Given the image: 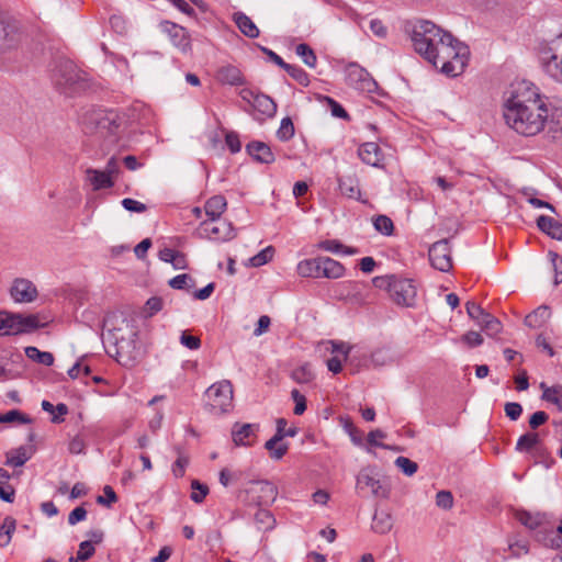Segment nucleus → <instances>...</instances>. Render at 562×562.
<instances>
[{
	"label": "nucleus",
	"instance_id": "nucleus-23",
	"mask_svg": "<svg viewBox=\"0 0 562 562\" xmlns=\"http://www.w3.org/2000/svg\"><path fill=\"white\" fill-rule=\"evenodd\" d=\"M537 226L551 238L562 240V223L553 217L540 215L537 218Z\"/></svg>",
	"mask_w": 562,
	"mask_h": 562
},
{
	"label": "nucleus",
	"instance_id": "nucleus-46",
	"mask_svg": "<svg viewBox=\"0 0 562 562\" xmlns=\"http://www.w3.org/2000/svg\"><path fill=\"white\" fill-rule=\"evenodd\" d=\"M394 463L407 476L414 475L418 470L417 463L406 457H397Z\"/></svg>",
	"mask_w": 562,
	"mask_h": 562
},
{
	"label": "nucleus",
	"instance_id": "nucleus-34",
	"mask_svg": "<svg viewBox=\"0 0 562 562\" xmlns=\"http://www.w3.org/2000/svg\"><path fill=\"white\" fill-rule=\"evenodd\" d=\"M476 324L491 337L496 336L502 330V323L490 313H486Z\"/></svg>",
	"mask_w": 562,
	"mask_h": 562
},
{
	"label": "nucleus",
	"instance_id": "nucleus-9",
	"mask_svg": "<svg viewBox=\"0 0 562 562\" xmlns=\"http://www.w3.org/2000/svg\"><path fill=\"white\" fill-rule=\"evenodd\" d=\"M544 71L558 82H562V34L550 41L540 53Z\"/></svg>",
	"mask_w": 562,
	"mask_h": 562
},
{
	"label": "nucleus",
	"instance_id": "nucleus-51",
	"mask_svg": "<svg viewBox=\"0 0 562 562\" xmlns=\"http://www.w3.org/2000/svg\"><path fill=\"white\" fill-rule=\"evenodd\" d=\"M326 350L334 353V356L339 355L344 359H347L350 348L345 342L327 341Z\"/></svg>",
	"mask_w": 562,
	"mask_h": 562
},
{
	"label": "nucleus",
	"instance_id": "nucleus-20",
	"mask_svg": "<svg viewBox=\"0 0 562 562\" xmlns=\"http://www.w3.org/2000/svg\"><path fill=\"white\" fill-rule=\"evenodd\" d=\"M359 158L367 165L380 167L383 161V154L376 143L368 142L358 149Z\"/></svg>",
	"mask_w": 562,
	"mask_h": 562
},
{
	"label": "nucleus",
	"instance_id": "nucleus-11",
	"mask_svg": "<svg viewBox=\"0 0 562 562\" xmlns=\"http://www.w3.org/2000/svg\"><path fill=\"white\" fill-rule=\"evenodd\" d=\"M205 395L213 411L225 413L233 404V384L228 380L220 381L212 384Z\"/></svg>",
	"mask_w": 562,
	"mask_h": 562
},
{
	"label": "nucleus",
	"instance_id": "nucleus-58",
	"mask_svg": "<svg viewBox=\"0 0 562 562\" xmlns=\"http://www.w3.org/2000/svg\"><path fill=\"white\" fill-rule=\"evenodd\" d=\"M461 340L470 348L476 347L483 344V337L477 331H468L462 337Z\"/></svg>",
	"mask_w": 562,
	"mask_h": 562
},
{
	"label": "nucleus",
	"instance_id": "nucleus-42",
	"mask_svg": "<svg viewBox=\"0 0 562 562\" xmlns=\"http://www.w3.org/2000/svg\"><path fill=\"white\" fill-rule=\"evenodd\" d=\"M13 422H19L21 424H30V423H32V418L29 415H26L18 409L9 411L5 414H0V423L1 424L13 423Z\"/></svg>",
	"mask_w": 562,
	"mask_h": 562
},
{
	"label": "nucleus",
	"instance_id": "nucleus-55",
	"mask_svg": "<svg viewBox=\"0 0 562 562\" xmlns=\"http://www.w3.org/2000/svg\"><path fill=\"white\" fill-rule=\"evenodd\" d=\"M465 308L469 317L475 321L476 323L487 313L473 301H469L465 304Z\"/></svg>",
	"mask_w": 562,
	"mask_h": 562
},
{
	"label": "nucleus",
	"instance_id": "nucleus-62",
	"mask_svg": "<svg viewBox=\"0 0 562 562\" xmlns=\"http://www.w3.org/2000/svg\"><path fill=\"white\" fill-rule=\"evenodd\" d=\"M522 413V407L519 403L508 402L505 404V414L512 420H517Z\"/></svg>",
	"mask_w": 562,
	"mask_h": 562
},
{
	"label": "nucleus",
	"instance_id": "nucleus-24",
	"mask_svg": "<svg viewBox=\"0 0 562 562\" xmlns=\"http://www.w3.org/2000/svg\"><path fill=\"white\" fill-rule=\"evenodd\" d=\"M33 454L32 448H26L24 446H21L16 449L10 450L5 453V465L12 467V468H20L23 467Z\"/></svg>",
	"mask_w": 562,
	"mask_h": 562
},
{
	"label": "nucleus",
	"instance_id": "nucleus-22",
	"mask_svg": "<svg viewBox=\"0 0 562 562\" xmlns=\"http://www.w3.org/2000/svg\"><path fill=\"white\" fill-rule=\"evenodd\" d=\"M247 153L261 164H271L274 161V155L271 148L262 142H252L246 146Z\"/></svg>",
	"mask_w": 562,
	"mask_h": 562
},
{
	"label": "nucleus",
	"instance_id": "nucleus-19",
	"mask_svg": "<svg viewBox=\"0 0 562 562\" xmlns=\"http://www.w3.org/2000/svg\"><path fill=\"white\" fill-rule=\"evenodd\" d=\"M165 31L168 33L172 44L181 52L187 53L191 48L190 37L184 27L171 22H166Z\"/></svg>",
	"mask_w": 562,
	"mask_h": 562
},
{
	"label": "nucleus",
	"instance_id": "nucleus-21",
	"mask_svg": "<svg viewBox=\"0 0 562 562\" xmlns=\"http://www.w3.org/2000/svg\"><path fill=\"white\" fill-rule=\"evenodd\" d=\"M319 278L339 279L345 274V267L330 257H321Z\"/></svg>",
	"mask_w": 562,
	"mask_h": 562
},
{
	"label": "nucleus",
	"instance_id": "nucleus-5",
	"mask_svg": "<svg viewBox=\"0 0 562 562\" xmlns=\"http://www.w3.org/2000/svg\"><path fill=\"white\" fill-rule=\"evenodd\" d=\"M375 288L389 292L391 299L402 306H413L417 290L412 280L401 279L395 276H382L373 279Z\"/></svg>",
	"mask_w": 562,
	"mask_h": 562
},
{
	"label": "nucleus",
	"instance_id": "nucleus-53",
	"mask_svg": "<svg viewBox=\"0 0 562 562\" xmlns=\"http://www.w3.org/2000/svg\"><path fill=\"white\" fill-rule=\"evenodd\" d=\"M292 400L295 403L293 413L295 415H302L306 411V398L303 394H301L297 390H292L291 392Z\"/></svg>",
	"mask_w": 562,
	"mask_h": 562
},
{
	"label": "nucleus",
	"instance_id": "nucleus-3",
	"mask_svg": "<svg viewBox=\"0 0 562 562\" xmlns=\"http://www.w3.org/2000/svg\"><path fill=\"white\" fill-rule=\"evenodd\" d=\"M356 491L361 496L387 499L391 494L389 479L372 467L362 468L356 476Z\"/></svg>",
	"mask_w": 562,
	"mask_h": 562
},
{
	"label": "nucleus",
	"instance_id": "nucleus-36",
	"mask_svg": "<svg viewBox=\"0 0 562 562\" xmlns=\"http://www.w3.org/2000/svg\"><path fill=\"white\" fill-rule=\"evenodd\" d=\"M540 386L543 390L542 398L555 405L559 411H562V386L554 385L549 387L544 383H541Z\"/></svg>",
	"mask_w": 562,
	"mask_h": 562
},
{
	"label": "nucleus",
	"instance_id": "nucleus-44",
	"mask_svg": "<svg viewBox=\"0 0 562 562\" xmlns=\"http://www.w3.org/2000/svg\"><path fill=\"white\" fill-rule=\"evenodd\" d=\"M294 135V124L290 117L281 120L280 127L277 131V136L280 140L286 142Z\"/></svg>",
	"mask_w": 562,
	"mask_h": 562
},
{
	"label": "nucleus",
	"instance_id": "nucleus-2",
	"mask_svg": "<svg viewBox=\"0 0 562 562\" xmlns=\"http://www.w3.org/2000/svg\"><path fill=\"white\" fill-rule=\"evenodd\" d=\"M504 105V119L507 125L524 136L540 133L549 113L537 89L529 82L521 81L510 86Z\"/></svg>",
	"mask_w": 562,
	"mask_h": 562
},
{
	"label": "nucleus",
	"instance_id": "nucleus-43",
	"mask_svg": "<svg viewBox=\"0 0 562 562\" xmlns=\"http://www.w3.org/2000/svg\"><path fill=\"white\" fill-rule=\"evenodd\" d=\"M373 226L379 233L386 236H390L394 229L392 220L386 215H378L373 220Z\"/></svg>",
	"mask_w": 562,
	"mask_h": 562
},
{
	"label": "nucleus",
	"instance_id": "nucleus-26",
	"mask_svg": "<svg viewBox=\"0 0 562 562\" xmlns=\"http://www.w3.org/2000/svg\"><path fill=\"white\" fill-rule=\"evenodd\" d=\"M338 188L342 195L359 200L361 195L359 181L355 176H346L338 179Z\"/></svg>",
	"mask_w": 562,
	"mask_h": 562
},
{
	"label": "nucleus",
	"instance_id": "nucleus-4",
	"mask_svg": "<svg viewBox=\"0 0 562 562\" xmlns=\"http://www.w3.org/2000/svg\"><path fill=\"white\" fill-rule=\"evenodd\" d=\"M516 518L526 528L536 531V539L543 546L552 549L561 547V540L554 535L553 526L546 514L517 510Z\"/></svg>",
	"mask_w": 562,
	"mask_h": 562
},
{
	"label": "nucleus",
	"instance_id": "nucleus-12",
	"mask_svg": "<svg viewBox=\"0 0 562 562\" xmlns=\"http://www.w3.org/2000/svg\"><path fill=\"white\" fill-rule=\"evenodd\" d=\"M23 38V30L18 21L0 18V54L16 49Z\"/></svg>",
	"mask_w": 562,
	"mask_h": 562
},
{
	"label": "nucleus",
	"instance_id": "nucleus-50",
	"mask_svg": "<svg viewBox=\"0 0 562 562\" xmlns=\"http://www.w3.org/2000/svg\"><path fill=\"white\" fill-rule=\"evenodd\" d=\"M436 505L445 510L453 506V496L449 491H440L436 495Z\"/></svg>",
	"mask_w": 562,
	"mask_h": 562
},
{
	"label": "nucleus",
	"instance_id": "nucleus-39",
	"mask_svg": "<svg viewBox=\"0 0 562 562\" xmlns=\"http://www.w3.org/2000/svg\"><path fill=\"white\" fill-rule=\"evenodd\" d=\"M318 247L325 251L329 252H344L346 255H353L357 252L356 249L345 247L339 240L337 239H326L318 244Z\"/></svg>",
	"mask_w": 562,
	"mask_h": 562
},
{
	"label": "nucleus",
	"instance_id": "nucleus-61",
	"mask_svg": "<svg viewBox=\"0 0 562 562\" xmlns=\"http://www.w3.org/2000/svg\"><path fill=\"white\" fill-rule=\"evenodd\" d=\"M509 550L513 557L519 558L529 552V546L527 541L518 540L509 543Z\"/></svg>",
	"mask_w": 562,
	"mask_h": 562
},
{
	"label": "nucleus",
	"instance_id": "nucleus-59",
	"mask_svg": "<svg viewBox=\"0 0 562 562\" xmlns=\"http://www.w3.org/2000/svg\"><path fill=\"white\" fill-rule=\"evenodd\" d=\"M325 99L328 102L330 112L334 116L344 119V120H349V114L337 101H335L334 99H331L329 97H326Z\"/></svg>",
	"mask_w": 562,
	"mask_h": 562
},
{
	"label": "nucleus",
	"instance_id": "nucleus-48",
	"mask_svg": "<svg viewBox=\"0 0 562 562\" xmlns=\"http://www.w3.org/2000/svg\"><path fill=\"white\" fill-rule=\"evenodd\" d=\"M191 488L193 490L191 499L196 504L202 503L209 493L207 485L200 483L198 480L191 482Z\"/></svg>",
	"mask_w": 562,
	"mask_h": 562
},
{
	"label": "nucleus",
	"instance_id": "nucleus-49",
	"mask_svg": "<svg viewBox=\"0 0 562 562\" xmlns=\"http://www.w3.org/2000/svg\"><path fill=\"white\" fill-rule=\"evenodd\" d=\"M189 464V458L178 450V458L173 462L171 471L176 477H182L186 472V468Z\"/></svg>",
	"mask_w": 562,
	"mask_h": 562
},
{
	"label": "nucleus",
	"instance_id": "nucleus-35",
	"mask_svg": "<svg viewBox=\"0 0 562 562\" xmlns=\"http://www.w3.org/2000/svg\"><path fill=\"white\" fill-rule=\"evenodd\" d=\"M25 356L33 360L34 362H37L40 364H44L46 367H49L54 363V356L53 353L48 351H41L38 348L30 346L25 348Z\"/></svg>",
	"mask_w": 562,
	"mask_h": 562
},
{
	"label": "nucleus",
	"instance_id": "nucleus-10",
	"mask_svg": "<svg viewBox=\"0 0 562 562\" xmlns=\"http://www.w3.org/2000/svg\"><path fill=\"white\" fill-rule=\"evenodd\" d=\"M196 235L200 238L218 243L231 240L236 236L233 225L221 218L203 221L196 229Z\"/></svg>",
	"mask_w": 562,
	"mask_h": 562
},
{
	"label": "nucleus",
	"instance_id": "nucleus-37",
	"mask_svg": "<svg viewBox=\"0 0 562 562\" xmlns=\"http://www.w3.org/2000/svg\"><path fill=\"white\" fill-rule=\"evenodd\" d=\"M255 522L259 530L269 531L274 528L276 518L269 510L259 508L255 514Z\"/></svg>",
	"mask_w": 562,
	"mask_h": 562
},
{
	"label": "nucleus",
	"instance_id": "nucleus-8",
	"mask_svg": "<svg viewBox=\"0 0 562 562\" xmlns=\"http://www.w3.org/2000/svg\"><path fill=\"white\" fill-rule=\"evenodd\" d=\"M44 325L45 323H41L37 315H22L0 311V336H14L31 333Z\"/></svg>",
	"mask_w": 562,
	"mask_h": 562
},
{
	"label": "nucleus",
	"instance_id": "nucleus-33",
	"mask_svg": "<svg viewBox=\"0 0 562 562\" xmlns=\"http://www.w3.org/2000/svg\"><path fill=\"white\" fill-rule=\"evenodd\" d=\"M87 173H88V179L94 190L111 188L114 184L113 180L104 171H100V170H95V169H88Z\"/></svg>",
	"mask_w": 562,
	"mask_h": 562
},
{
	"label": "nucleus",
	"instance_id": "nucleus-7",
	"mask_svg": "<svg viewBox=\"0 0 562 562\" xmlns=\"http://www.w3.org/2000/svg\"><path fill=\"white\" fill-rule=\"evenodd\" d=\"M55 86L66 95H74L86 88L82 74L69 60L60 61L53 74Z\"/></svg>",
	"mask_w": 562,
	"mask_h": 562
},
{
	"label": "nucleus",
	"instance_id": "nucleus-25",
	"mask_svg": "<svg viewBox=\"0 0 562 562\" xmlns=\"http://www.w3.org/2000/svg\"><path fill=\"white\" fill-rule=\"evenodd\" d=\"M216 78L223 85L240 86L244 83L240 70L232 65L221 67L217 70Z\"/></svg>",
	"mask_w": 562,
	"mask_h": 562
},
{
	"label": "nucleus",
	"instance_id": "nucleus-57",
	"mask_svg": "<svg viewBox=\"0 0 562 562\" xmlns=\"http://www.w3.org/2000/svg\"><path fill=\"white\" fill-rule=\"evenodd\" d=\"M121 203L122 206L130 212L143 213L147 210L144 203L131 198L123 199Z\"/></svg>",
	"mask_w": 562,
	"mask_h": 562
},
{
	"label": "nucleus",
	"instance_id": "nucleus-29",
	"mask_svg": "<svg viewBox=\"0 0 562 562\" xmlns=\"http://www.w3.org/2000/svg\"><path fill=\"white\" fill-rule=\"evenodd\" d=\"M252 106L256 111L268 117L273 116L277 111V104L274 101L263 93H257L254 95Z\"/></svg>",
	"mask_w": 562,
	"mask_h": 562
},
{
	"label": "nucleus",
	"instance_id": "nucleus-63",
	"mask_svg": "<svg viewBox=\"0 0 562 562\" xmlns=\"http://www.w3.org/2000/svg\"><path fill=\"white\" fill-rule=\"evenodd\" d=\"M95 552V549L94 547L92 546L91 541H82L80 544H79V550H78V559H80L81 561H86L88 559H90Z\"/></svg>",
	"mask_w": 562,
	"mask_h": 562
},
{
	"label": "nucleus",
	"instance_id": "nucleus-14",
	"mask_svg": "<svg viewBox=\"0 0 562 562\" xmlns=\"http://www.w3.org/2000/svg\"><path fill=\"white\" fill-rule=\"evenodd\" d=\"M428 256L435 269L448 272L452 268L451 248L448 239L434 243L428 250Z\"/></svg>",
	"mask_w": 562,
	"mask_h": 562
},
{
	"label": "nucleus",
	"instance_id": "nucleus-32",
	"mask_svg": "<svg viewBox=\"0 0 562 562\" xmlns=\"http://www.w3.org/2000/svg\"><path fill=\"white\" fill-rule=\"evenodd\" d=\"M393 527V517L390 513L380 512L375 513L372 519V530L380 535H385L391 531Z\"/></svg>",
	"mask_w": 562,
	"mask_h": 562
},
{
	"label": "nucleus",
	"instance_id": "nucleus-41",
	"mask_svg": "<svg viewBox=\"0 0 562 562\" xmlns=\"http://www.w3.org/2000/svg\"><path fill=\"white\" fill-rule=\"evenodd\" d=\"M295 53L297 56H300L303 60V63L311 67V68H314L316 66V61H317V58H316V55L314 53V50L307 45V44H299L296 47H295Z\"/></svg>",
	"mask_w": 562,
	"mask_h": 562
},
{
	"label": "nucleus",
	"instance_id": "nucleus-27",
	"mask_svg": "<svg viewBox=\"0 0 562 562\" xmlns=\"http://www.w3.org/2000/svg\"><path fill=\"white\" fill-rule=\"evenodd\" d=\"M233 20L236 23L239 31L249 38H257L259 36V29L252 22V20L243 12H235Z\"/></svg>",
	"mask_w": 562,
	"mask_h": 562
},
{
	"label": "nucleus",
	"instance_id": "nucleus-56",
	"mask_svg": "<svg viewBox=\"0 0 562 562\" xmlns=\"http://www.w3.org/2000/svg\"><path fill=\"white\" fill-rule=\"evenodd\" d=\"M103 493H104V496H98V498H97L98 504L110 507L113 503H115L117 501V496L111 486L105 485L103 487Z\"/></svg>",
	"mask_w": 562,
	"mask_h": 562
},
{
	"label": "nucleus",
	"instance_id": "nucleus-17",
	"mask_svg": "<svg viewBox=\"0 0 562 562\" xmlns=\"http://www.w3.org/2000/svg\"><path fill=\"white\" fill-rule=\"evenodd\" d=\"M258 424L235 423L232 428V438L236 446L250 447L257 439Z\"/></svg>",
	"mask_w": 562,
	"mask_h": 562
},
{
	"label": "nucleus",
	"instance_id": "nucleus-15",
	"mask_svg": "<svg viewBox=\"0 0 562 562\" xmlns=\"http://www.w3.org/2000/svg\"><path fill=\"white\" fill-rule=\"evenodd\" d=\"M346 79L349 86L360 91L372 92L376 87L367 70L356 64H350L347 67Z\"/></svg>",
	"mask_w": 562,
	"mask_h": 562
},
{
	"label": "nucleus",
	"instance_id": "nucleus-40",
	"mask_svg": "<svg viewBox=\"0 0 562 562\" xmlns=\"http://www.w3.org/2000/svg\"><path fill=\"white\" fill-rule=\"evenodd\" d=\"M539 435L536 432H527L519 437L516 443V450L522 452V451H530L532 448H535L539 443Z\"/></svg>",
	"mask_w": 562,
	"mask_h": 562
},
{
	"label": "nucleus",
	"instance_id": "nucleus-30",
	"mask_svg": "<svg viewBox=\"0 0 562 562\" xmlns=\"http://www.w3.org/2000/svg\"><path fill=\"white\" fill-rule=\"evenodd\" d=\"M551 316L547 305H541L525 317V325L530 328L541 327Z\"/></svg>",
	"mask_w": 562,
	"mask_h": 562
},
{
	"label": "nucleus",
	"instance_id": "nucleus-47",
	"mask_svg": "<svg viewBox=\"0 0 562 562\" xmlns=\"http://www.w3.org/2000/svg\"><path fill=\"white\" fill-rule=\"evenodd\" d=\"M274 255V249L272 246H268L257 255L250 258V263L252 267H260L269 262Z\"/></svg>",
	"mask_w": 562,
	"mask_h": 562
},
{
	"label": "nucleus",
	"instance_id": "nucleus-18",
	"mask_svg": "<svg viewBox=\"0 0 562 562\" xmlns=\"http://www.w3.org/2000/svg\"><path fill=\"white\" fill-rule=\"evenodd\" d=\"M251 493L256 494L255 501L259 506L271 505L278 496L277 486L269 481H258L255 486L250 490Z\"/></svg>",
	"mask_w": 562,
	"mask_h": 562
},
{
	"label": "nucleus",
	"instance_id": "nucleus-13",
	"mask_svg": "<svg viewBox=\"0 0 562 562\" xmlns=\"http://www.w3.org/2000/svg\"><path fill=\"white\" fill-rule=\"evenodd\" d=\"M288 425L284 418L277 419V431L272 438L266 443L265 448L270 452V457L274 460L282 459L288 452V443H282L284 437H295L297 435L296 427H290L288 431H284V427Z\"/></svg>",
	"mask_w": 562,
	"mask_h": 562
},
{
	"label": "nucleus",
	"instance_id": "nucleus-54",
	"mask_svg": "<svg viewBox=\"0 0 562 562\" xmlns=\"http://www.w3.org/2000/svg\"><path fill=\"white\" fill-rule=\"evenodd\" d=\"M549 257L551 259L555 272L554 284L558 285L562 282V258L557 252L553 251L549 252Z\"/></svg>",
	"mask_w": 562,
	"mask_h": 562
},
{
	"label": "nucleus",
	"instance_id": "nucleus-16",
	"mask_svg": "<svg viewBox=\"0 0 562 562\" xmlns=\"http://www.w3.org/2000/svg\"><path fill=\"white\" fill-rule=\"evenodd\" d=\"M10 295L16 303H31L36 300L38 292L32 281L19 278L13 281Z\"/></svg>",
	"mask_w": 562,
	"mask_h": 562
},
{
	"label": "nucleus",
	"instance_id": "nucleus-45",
	"mask_svg": "<svg viewBox=\"0 0 562 562\" xmlns=\"http://www.w3.org/2000/svg\"><path fill=\"white\" fill-rule=\"evenodd\" d=\"M283 69L300 85L306 87L310 83L307 74L301 67L286 64Z\"/></svg>",
	"mask_w": 562,
	"mask_h": 562
},
{
	"label": "nucleus",
	"instance_id": "nucleus-52",
	"mask_svg": "<svg viewBox=\"0 0 562 562\" xmlns=\"http://www.w3.org/2000/svg\"><path fill=\"white\" fill-rule=\"evenodd\" d=\"M292 376L297 383H308L314 375L308 367L302 366L293 371Z\"/></svg>",
	"mask_w": 562,
	"mask_h": 562
},
{
	"label": "nucleus",
	"instance_id": "nucleus-31",
	"mask_svg": "<svg viewBox=\"0 0 562 562\" xmlns=\"http://www.w3.org/2000/svg\"><path fill=\"white\" fill-rule=\"evenodd\" d=\"M321 257L305 259L297 263V273L303 278L319 279Z\"/></svg>",
	"mask_w": 562,
	"mask_h": 562
},
{
	"label": "nucleus",
	"instance_id": "nucleus-6",
	"mask_svg": "<svg viewBox=\"0 0 562 562\" xmlns=\"http://www.w3.org/2000/svg\"><path fill=\"white\" fill-rule=\"evenodd\" d=\"M81 125L86 133L114 135L121 125V117L113 110H90L82 115Z\"/></svg>",
	"mask_w": 562,
	"mask_h": 562
},
{
	"label": "nucleus",
	"instance_id": "nucleus-38",
	"mask_svg": "<svg viewBox=\"0 0 562 562\" xmlns=\"http://www.w3.org/2000/svg\"><path fill=\"white\" fill-rule=\"evenodd\" d=\"M548 134L554 142H562V109L555 110L549 121Z\"/></svg>",
	"mask_w": 562,
	"mask_h": 562
},
{
	"label": "nucleus",
	"instance_id": "nucleus-1",
	"mask_svg": "<svg viewBox=\"0 0 562 562\" xmlns=\"http://www.w3.org/2000/svg\"><path fill=\"white\" fill-rule=\"evenodd\" d=\"M412 42L416 53L447 76L461 75L468 65V45L431 21L420 20L414 24Z\"/></svg>",
	"mask_w": 562,
	"mask_h": 562
},
{
	"label": "nucleus",
	"instance_id": "nucleus-64",
	"mask_svg": "<svg viewBox=\"0 0 562 562\" xmlns=\"http://www.w3.org/2000/svg\"><path fill=\"white\" fill-rule=\"evenodd\" d=\"M238 474L237 473H234L232 472L229 469L227 468H224L221 470L220 472V483L224 486V487H227L229 486L231 483L235 482L238 480Z\"/></svg>",
	"mask_w": 562,
	"mask_h": 562
},
{
	"label": "nucleus",
	"instance_id": "nucleus-60",
	"mask_svg": "<svg viewBox=\"0 0 562 562\" xmlns=\"http://www.w3.org/2000/svg\"><path fill=\"white\" fill-rule=\"evenodd\" d=\"M180 342L184 347L189 348L190 350H196L201 346V340L196 336L189 335L187 331H183L180 336Z\"/></svg>",
	"mask_w": 562,
	"mask_h": 562
},
{
	"label": "nucleus",
	"instance_id": "nucleus-28",
	"mask_svg": "<svg viewBox=\"0 0 562 562\" xmlns=\"http://www.w3.org/2000/svg\"><path fill=\"white\" fill-rule=\"evenodd\" d=\"M226 206L227 202L223 195H214L206 201L204 211L209 218L218 220L225 212Z\"/></svg>",
	"mask_w": 562,
	"mask_h": 562
}]
</instances>
